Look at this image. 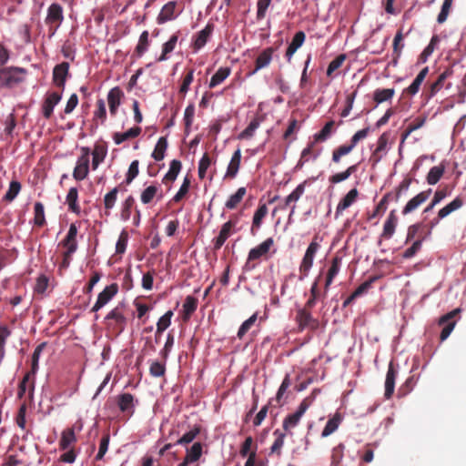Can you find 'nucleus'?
I'll use <instances>...</instances> for the list:
<instances>
[{
	"label": "nucleus",
	"mask_w": 466,
	"mask_h": 466,
	"mask_svg": "<svg viewBox=\"0 0 466 466\" xmlns=\"http://www.w3.org/2000/svg\"><path fill=\"white\" fill-rule=\"evenodd\" d=\"M27 75L26 69L18 66L0 68V87L13 88L23 83Z\"/></svg>",
	"instance_id": "nucleus-1"
},
{
	"label": "nucleus",
	"mask_w": 466,
	"mask_h": 466,
	"mask_svg": "<svg viewBox=\"0 0 466 466\" xmlns=\"http://www.w3.org/2000/svg\"><path fill=\"white\" fill-rule=\"evenodd\" d=\"M316 392V390L312 392L311 396H309L305 398L300 404L298 407V410L291 414H289L285 417L283 420L282 427L284 431L287 433L291 434V430L298 426V424L300 421V419L304 415V413L307 411V410L311 405L313 399H314V393Z\"/></svg>",
	"instance_id": "nucleus-2"
},
{
	"label": "nucleus",
	"mask_w": 466,
	"mask_h": 466,
	"mask_svg": "<svg viewBox=\"0 0 466 466\" xmlns=\"http://www.w3.org/2000/svg\"><path fill=\"white\" fill-rule=\"evenodd\" d=\"M274 245L273 238H268L257 247L251 248L248 252L247 261L244 265V269L247 271L255 268L256 264L254 261L260 259L261 258H267L270 248Z\"/></svg>",
	"instance_id": "nucleus-3"
},
{
	"label": "nucleus",
	"mask_w": 466,
	"mask_h": 466,
	"mask_svg": "<svg viewBox=\"0 0 466 466\" xmlns=\"http://www.w3.org/2000/svg\"><path fill=\"white\" fill-rule=\"evenodd\" d=\"M295 322L298 325V330L302 332L305 329L314 331L319 329V321L311 314V309L305 307L296 310Z\"/></svg>",
	"instance_id": "nucleus-4"
},
{
	"label": "nucleus",
	"mask_w": 466,
	"mask_h": 466,
	"mask_svg": "<svg viewBox=\"0 0 466 466\" xmlns=\"http://www.w3.org/2000/svg\"><path fill=\"white\" fill-rule=\"evenodd\" d=\"M64 20L63 7L57 4H52L47 9L45 19L50 35H54Z\"/></svg>",
	"instance_id": "nucleus-5"
},
{
	"label": "nucleus",
	"mask_w": 466,
	"mask_h": 466,
	"mask_svg": "<svg viewBox=\"0 0 466 466\" xmlns=\"http://www.w3.org/2000/svg\"><path fill=\"white\" fill-rule=\"evenodd\" d=\"M315 238L311 243L309 245L304 257L301 260V263L299 265V279L302 280L306 277H308L309 272L310 268L313 266L314 258L316 256V253L320 248L319 243H318L315 239Z\"/></svg>",
	"instance_id": "nucleus-6"
},
{
	"label": "nucleus",
	"mask_w": 466,
	"mask_h": 466,
	"mask_svg": "<svg viewBox=\"0 0 466 466\" xmlns=\"http://www.w3.org/2000/svg\"><path fill=\"white\" fill-rule=\"evenodd\" d=\"M460 309H455L440 318L438 323L440 326H443L440 335L441 341L446 340L448 337L451 335V331L453 330L456 325L454 318L457 314L460 313Z\"/></svg>",
	"instance_id": "nucleus-7"
},
{
	"label": "nucleus",
	"mask_w": 466,
	"mask_h": 466,
	"mask_svg": "<svg viewBox=\"0 0 466 466\" xmlns=\"http://www.w3.org/2000/svg\"><path fill=\"white\" fill-rule=\"evenodd\" d=\"M118 292V286L116 283H112L106 286L97 296V299L91 309L92 312H97L100 309L106 306Z\"/></svg>",
	"instance_id": "nucleus-8"
},
{
	"label": "nucleus",
	"mask_w": 466,
	"mask_h": 466,
	"mask_svg": "<svg viewBox=\"0 0 466 466\" xmlns=\"http://www.w3.org/2000/svg\"><path fill=\"white\" fill-rule=\"evenodd\" d=\"M432 192L431 188H429L427 190L421 191L418 193L416 196H414L412 198H410L405 207L402 209V214L408 215L413 211H415L417 208H419L423 203H425L428 198H430L431 194Z\"/></svg>",
	"instance_id": "nucleus-9"
},
{
	"label": "nucleus",
	"mask_w": 466,
	"mask_h": 466,
	"mask_svg": "<svg viewBox=\"0 0 466 466\" xmlns=\"http://www.w3.org/2000/svg\"><path fill=\"white\" fill-rule=\"evenodd\" d=\"M214 27L212 23H208L207 25L194 36L192 42L194 52H198L205 46L214 31Z\"/></svg>",
	"instance_id": "nucleus-10"
},
{
	"label": "nucleus",
	"mask_w": 466,
	"mask_h": 466,
	"mask_svg": "<svg viewBox=\"0 0 466 466\" xmlns=\"http://www.w3.org/2000/svg\"><path fill=\"white\" fill-rule=\"evenodd\" d=\"M76 236L77 228L76 224L72 223L66 238L60 243V245L66 248L64 252H66L67 255H73L77 249Z\"/></svg>",
	"instance_id": "nucleus-11"
},
{
	"label": "nucleus",
	"mask_w": 466,
	"mask_h": 466,
	"mask_svg": "<svg viewBox=\"0 0 466 466\" xmlns=\"http://www.w3.org/2000/svg\"><path fill=\"white\" fill-rule=\"evenodd\" d=\"M69 75V64L62 62L56 65L53 69V82L62 89L65 88L66 78Z\"/></svg>",
	"instance_id": "nucleus-12"
},
{
	"label": "nucleus",
	"mask_w": 466,
	"mask_h": 466,
	"mask_svg": "<svg viewBox=\"0 0 466 466\" xmlns=\"http://www.w3.org/2000/svg\"><path fill=\"white\" fill-rule=\"evenodd\" d=\"M61 98V94L57 92L46 94L42 105V114L45 118L49 119L52 116L54 108L60 102Z\"/></svg>",
	"instance_id": "nucleus-13"
},
{
	"label": "nucleus",
	"mask_w": 466,
	"mask_h": 466,
	"mask_svg": "<svg viewBox=\"0 0 466 466\" xmlns=\"http://www.w3.org/2000/svg\"><path fill=\"white\" fill-rule=\"evenodd\" d=\"M237 224V220H228V222L224 223L218 236L214 239V249L218 250L221 248V247L224 245L226 240L229 238V236L232 234V230L235 228Z\"/></svg>",
	"instance_id": "nucleus-14"
},
{
	"label": "nucleus",
	"mask_w": 466,
	"mask_h": 466,
	"mask_svg": "<svg viewBox=\"0 0 466 466\" xmlns=\"http://www.w3.org/2000/svg\"><path fill=\"white\" fill-rule=\"evenodd\" d=\"M276 48L274 47H267L258 56L255 60V68L252 71V74L257 73L258 71L268 67L272 61L273 54L275 53Z\"/></svg>",
	"instance_id": "nucleus-15"
},
{
	"label": "nucleus",
	"mask_w": 466,
	"mask_h": 466,
	"mask_svg": "<svg viewBox=\"0 0 466 466\" xmlns=\"http://www.w3.org/2000/svg\"><path fill=\"white\" fill-rule=\"evenodd\" d=\"M124 96L123 91L118 87H113L107 94V102L109 111L112 116H116L118 106L121 104V99Z\"/></svg>",
	"instance_id": "nucleus-16"
},
{
	"label": "nucleus",
	"mask_w": 466,
	"mask_h": 466,
	"mask_svg": "<svg viewBox=\"0 0 466 466\" xmlns=\"http://www.w3.org/2000/svg\"><path fill=\"white\" fill-rule=\"evenodd\" d=\"M359 191L357 188L350 189L344 198L339 202L336 212H335V218H337L339 215L342 214V212L350 208L358 198Z\"/></svg>",
	"instance_id": "nucleus-17"
},
{
	"label": "nucleus",
	"mask_w": 466,
	"mask_h": 466,
	"mask_svg": "<svg viewBox=\"0 0 466 466\" xmlns=\"http://www.w3.org/2000/svg\"><path fill=\"white\" fill-rule=\"evenodd\" d=\"M176 6L177 2L176 1H169L167 3L162 9L160 10L157 17V22L158 25L165 24L167 21H171L176 18Z\"/></svg>",
	"instance_id": "nucleus-18"
},
{
	"label": "nucleus",
	"mask_w": 466,
	"mask_h": 466,
	"mask_svg": "<svg viewBox=\"0 0 466 466\" xmlns=\"http://www.w3.org/2000/svg\"><path fill=\"white\" fill-rule=\"evenodd\" d=\"M107 147L105 142H97L95 144L92 156V167L96 169L100 163H102L106 157Z\"/></svg>",
	"instance_id": "nucleus-19"
},
{
	"label": "nucleus",
	"mask_w": 466,
	"mask_h": 466,
	"mask_svg": "<svg viewBox=\"0 0 466 466\" xmlns=\"http://www.w3.org/2000/svg\"><path fill=\"white\" fill-rule=\"evenodd\" d=\"M397 224L398 217L396 215V210L393 209L390 212L388 218L384 223L381 237L387 239L390 238L395 233Z\"/></svg>",
	"instance_id": "nucleus-20"
},
{
	"label": "nucleus",
	"mask_w": 466,
	"mask_h": 466,
	"mask_svg": "<svg viewBox=\"0 0 466 466\" xmlns=\"http://www.w3.org/2000/svg\"><path fill=\"white\" fill-rule=\"evenodd\" d=\"M306 39V35L303 31H299L295 34V35L292 38L291 43L289 45L287 51H286V57L288 61L289 62L293 56V55L296 53V51L303 45L304 41Z\"/></svg>",
	"instance_id": "nucleus-21"
},
{
	"label": "nucleus",
	"mask_w": 466,
	"mask_h": 466,
	"mask_svg": "<svg viewBox=\"0 0 466 466\" xmlns=\"http://www.w3.org/2000/svg\"><path fill=\"white\" fill-rule=\"evenodd\" d=\"M396 375H397V371L395 370L392 363L390 362L389 365V369H388V371L386 374V380H385L384 396L386 399H390L394 393Z\"/></svg>",
	"instance_id": "nucleus-22"
},
{
	"label": "nucleus",
	"mask_w": 466,
	"mask_h": 466,
	"mask_svg": "<svg viewBox=\"0 0 466 466\" xmlns=\"http://www.w3.org/2000/svg\"><path fill=\"white\" fill-rule=\"evenodd\" d=\"M75 427L67 428L61 433V439L59 441L60 450L66 451L70 448L71 445L76 442V437L75 433Z\"/></svg>",
	"instance_id": "nucleus-23"
},
{
	"label": "nucleus",
	"mask_w": 466,
	"mask_h": 466,
	"mask_svg": "<svg viewBox=\"0 0 466 466\" xmlns=\"http://www.w3.org/2000/svg\"><path fill=\"white\" fill-rule=\"evenodd\" d=\"M117 405L124 413L132 414L134 412V397L131 393H123L117 397Z\"/></svg>",
	"instance_id": "nucleus-24"
},
{
	"label": "nucleus",
	"mask_w": 466,
	"mask_h": 466,
	"mask_svg": "<svg viewBox=\"0 0 466 466\" xmlns=\"http://www.w3.org/2000/svg\"><path fill=\"white\" fill-rule=\"evenodd\" d=\"M268 214V208L266 204L260 205L258 209L255 211L252 220V226L250 228V233L252 236L257 235L258 229L260 228L262 220Z\"/></svg>",
	"instance_id": "nucleus-25"
},
{
	"label": "nucleus",
	"mask_w": 466,
	"mask_h": 466,
	"mask_svg": "<svg viewBox=\"0 0 466 466\" xmlns=\"http://www.w3.org/2000/svg\"><path fill=\"white\" fill-rule=\"evenodd\" d=\"M321 278V274H319L315 281L312 283L310 288V297L305 303L304 307L307 309H313L316 305V302L318 299L323 298V294H321L319 289V281Z\"/></svg>",
	"instance_id": "nucleus-26"
},
{
	"label": "nucleus",
	"mask_w": 466,
	"mask_h": 466,
	"mask_svg": "<svg viewBox=\"0 0 466 466\" xmlns=\"http://www.w3.org/2000/svg\"><path fill=\"white\" fill-rule=\"evenodd\" d=\"M240 161H241V151L238 148L233 153L230 162L228 166L227 172H226L227 177L234 178L237 176L239 167H240Z\"/></svg>",
	"instance_id": "nucleus-27"
},
{
	"label": "nucleus",
	"mask_w": 466,
	"mask_h": 466,
	"mask_svg": "<svg viewBox=\"0 0 466 466\" xmlns=\"http://www.w3.org/2000/svg\"><path fill=\"white\" fill-rule=\"evenodd\" d=\"M463 204V199L461 197H456L451 202L439 210V218H444L448 217L453 211L460 209Z\"/></svg>",
	"instance_id": "nucleus-28"
},
{
	"label": "nucleus",
	"mask_w": 466,
	"mask_h": 466,
	"mask_svg": "<svg viewBox=\"0 0 466 466\" xmlns=\"http://www.w3.org/2000/svg\"><path fill=\"white\" fill-rule=\"evenodd\" d=\"M429 68L426 66L423 69L420 70V72L417 75L413 82L405 89V92L408 94L414 96L416 95L420 87L424 81L426 76L428 75Z\"/></svg>",
	"instance_id": "nucleus-29"
},
{
	"label": "nucleus",
	"mask_w": 466,
	"mask_h": 466,
	"mask_svg": "<svg viewBox=\"0 0 466 466\" xmlns=\"http://www.w3.org/2000/svg\"><path fill=\"white\" fill-rule=\"evenodd\" d=\"M142 129L139 127H131L127 132L124 133H115L113 136L114 142L116 145H120L126 140L135 138L138 137L141 133Z\"/></svg>",
	"instance_id": "nucleus-30"
},
{
	"label": "nucleus",
	"mask_w": 466,
	"mask_h": 466,
	"mask_svg": "<svg viewBox=\"0 0 466 466\" xmlns=\"http://www.w3.org/2000/svg\"><path fill=\"white\" fill-rule=\"evenodd\" d=\"M89 172V162L86 159H77L76 166L74 168L73 177L76 180L85 179Z\"/></svg>",
	"instance_id": "nucleus-31"
},
{
	"label": "nucleus",
	"mask_w": 466,
	"mask_h": 466,
	"mask_svg": "<svg viewBox=\"0 0 466 466\" xmlns=\"http://www.w3.org/2000/svg\"><path fill=\"white\" fill-rule=\"evenodd\" d=\"M157 196H158V198H161L162 193L158 187L151 185L142 191L140 199L143 204H149Z\"/></svg>",
	"instance_id": "nucleus-32"
},
{
	"label": "nucleus",
	"mask_w": 466,
	"mask_h": 466,
	"mask_svg": "<svg viewBox=\"0 0 466 466\" xmlns=\"http://www.w3.org/2000/svg\"><path fill=\"white\" fill-rule=\"evenodd\" d=\"M445 172L444 165L441 164L439 166L432 167L426 177V181L429 185H436L440 179L442 177Z\"/></svg>",
	"instance_id": "nucleus-33"
},
{
	"label": "nucleus",
	"mask_w": 466,
	"mask_h": 466,
	"mask_svg": "<svg viewBox=\"0 0 466 466\" xmlns=\"http://www.w3.org/2000/svg\"><path fill=\"white\" fill-rule=\"evenodd\" d=\"M182 164L179 160L173 159L170 162V167L168 172L164 176L162 182L164 184H167L168 182H173L176 180L178 173L180 172Z\"/></svg>",
	"instance_id": "nucleus-34"
},
{
	"label": "nucleus",
	"mask_w": 466,
	"mask_h": 466,
	"mask_svg": "<svg viewBox=\"0 0 466 466\" xmlns=\"http://www.w3.org/2000/svg\"><path fill=\"white\" fill-rule=\"evenodd\" d=\"M198 307V299L193 296H187L183 304V319L187 320L196 311Z\"/></svg>",
	"instance_id": "nucleus-35"
},
{
	"label": "nucleus",
	"mask_w": 466,
	"mask_h": 466,
	"mask_svg": "<svg viewBox=\"0 0 466 466\" xmlns=\"http://www.w3.org/2000/svg\"><path fill=\"white\" fill-rule=\"evenodd\" d=\"M118 194V187L112 188L104 197L105 214L110 215V210L115 207Z\"/></svg>",
	"instance_id": "nucleus-36"
},
{
	"label": "nucleus",
	"mask_w": 466,
	"mask_h": 466,
	"mask_svg": "<svg viewBox=\"0 0 466 466\" xmlns=\"http://www.w3.org/2000/svg\"><path fill=\"white\" fill-rule=\"evenodd\" d=\"M177 39H178L177 34H174V35H172L170 36L169 40L163 45V46H162V53L157 58V62H162V61L167 60V56L169 53L174 51V49L176 47V45H177Z\"/></svg>",
	"instance_id": "nucleus-37"
},
{
	"label": "nucleus",
	"mask_w": 466,
	"mask_h": 466,
	"mask_svg": "<svg viewBox=\"0 0 466 466\" xmlns=\"http://www.w3.org/2000/svg\"><path fill=\"white\" fill-rule=\"evenodd\" d=\"M340 422H341V417L339 414L336 413L332 418H330L328 420L326 426L324 427V429L321 432V437L326 438V437L329 436L330 434H332L334 431H336L337 429L339 428Z\"/></svg>",
	"instance_id": "nucleus-38"
},
{
	"label": "nucleus",
	"mask_w": 466,
	"mask_h": 466,
	"mask_svg": "<svg viewBox=\"0 0 466 466\" xmlns=\"http://www.w3.org/2000/svg\"><path fill=\"white\" fill-rule=\"evenodd\" d=\"M287 432L280 431L279 430H276L273 432V435L276 437L273 444L270 447L271 453H275L277 455L281 454V450L284 445L285 438H286Z\"/></svg>",
	"instance_id": "nucleus-39"
},
{
	"label": "nucleus",
	"mask_w": 466,
	"mask_h": 466,
	"mask_svg": "<svg viewBox=\"0 0 466 466\" xmlns=\"http://www.w3.org/2000/svg\"><path fill=\"white\" fill-rule=\"evenodd\" d=\"M357 165L350 166L345 171L336 173L329 177V181L331 184H338L348 179L353 173L357 171Z\"/></svg>",
	"instance_id": "nucleus-40"
},
{
	"label": "nucleus",
	"mask_w": 466,
	"mask_h": 466,
	"mask_svg": "<svg viewBox=\"0 0 466 466\" xmlns=\"http://www.w3.org/2000/svg\"><path fill=\"white\" fill-rule=\"evenodd\" d=\"M229 67H220L211 77L209 82V87L214 88L215 86L221 84L229 75H230Z\"/></svg>",
	"instance_id": "nucleus-41"
},
{
	"label": "nucleus",
	"mask_w": 466,
	"mask_h": 466,
	"mask_svg": "<svg viewBox=\"0 0 466 466\" xmlns=\"http://www.w3.org/2000/svg\"><path fill=\"white\" fill-rule=\"evenodd\" d=\"M78 191L76 187H71L66 195V203L69 210L76 214L80 213V207L77 204Z\"/></svg>",
	"instance_id": "nucleus-42"
},
{
	"label": "nucleus",
	"mask_w": 466,
	"mask_h": 466,
	"mask_svg": "<svg viewBox=\"0 0 466 466\" xmlns=\"http://www.w3.org/2000/svg\"><path fill=\"white\" fill-rule=\"evenodd\" d=\"M167 147V137H159L155 146L154 151L152 153V157L157 161L162 160L165 157V151H166Z\"/></svg>",
	"instance_id": "nucleus-43"
},
{
	"label": "nucleus",
	"mask_w": 466,
	"mask_h": 466,
	"mask_svg": "<svg viewBox=\"0 0 466 466\" xmlns=\"http://www.w3.org/2000/svg\"><path fill=\"white\" fill-rule=\"evenodd\" d=\"M135 206V198L133 196H128L122 203L120 210V218L123 221L129 220L131 217V210Z\"/></svg>",
	"instance_id": "nucleus-44"
},
{
	"label": "nucleus",
	"mask_w": 466,
	"mask_h": 466,
	"mask_svg": "<svg viewBox=\"0 0 466 466\" xmlns=\"http://www.w3.org/2000/svg\"><path fill=\"white\" fill-rule=\"evenodd\" d=\"M46 345V343L43 342V343L39 344L35 349L33 356H32L31 370L28 372H26V374H29L30 376L35 377V375L38 370V361H39L40 355H41L43 350L45 349Z\"/></svg>",
	"instance_id": "nucleus-45"
},
{
	"label": "nucleus",
	"mask_w": 466,
	"mask_h": 466,
	"mask_svg": "<svg viewBox=\"0 0 466 466\" xmlns=\"http://www.w3.org/2000/svg\"><path fill=\"white\" fill-rule=\"evenodd\" d=\"M395 94L393 88L376 89L374 91L373 99L376 103L380 104L390 100Z\"/></svg>",
	"instance_id": "nucleus-46"
},
{
	"label": "nucleus",
	"mask_w": 466,
	"mask_h": 466,
	"mask_svg": "<svg viewBox=\"0 0 466 466\" xmlns=\"http://www.w3.org/2000/svg\"><path fill=\"white\" fill-rule=\"evenodd\" d=\"M246 195V188L244 187H239L237 192L229 197L225 206L228 209H234L243 199Z\"/></svg>",
	"instance_id": "nucleus-47"
},
{
	"label": "nucleus",
	"mask_w": 466,
	"mask_h": 466,
	"mask_svg": "<svg viewBox=\"0 0 466 466\" xmlns=\"http://www.w3.org/2000/svg\"><path fill=\"white\" fill-rule=\"evenodd\" d=\"M148 32L143 31L139 36L138 43L136 46L135 53L137 56H142L146 51H147L149 46V39H148Z\"/></svg>",
	"instance_id": "nucleus-48"
},
{
	"label": "nucleus",
	"mask_w": 466,
	"mask_h": 466,
	"mask_svg": "<svg viewBox=\"0 0 466 466\" xmlns=\"http://www.w3.org/2000/svg\"><path fill=\"white\" fill-rule=\"evenodd\" d=\"M34 224L36 227H43L46 224L45 208L41 202H35L34 206Z\"/></svg>",
	"instance_id": "nucleus-49"
},
{
	"label": "nucleus",
	"mask_w": 466,
	"mask_h": 466,
	"mask_svg": "<svg viewBox=\"0 0 466 466\" xmlns=\"http://www.w3.org/2000/svg\"><path fill=\"white\" fill-rule=\"evenodd\" d=\"M305 184L306 182L298 185V187L285 198L284 206L281 207V208H286L290 205V203L296 202L300 198L305 191Z\"/></svg>",
	"instance_id": "nucleus-50"
},
{
	"label": "nucleus",
	"mask_w": 466,
	"mask_h": 466,
	"mask_svg": "<svg viewBox=\"0 0 466 466\" xmlns=\"http://www.w3.org/2000/svg\"><path fill=\"white\" fill-rule=\"evenodd\" d=\"M448 76H449V72L444 71L438 76L437 80L430 86V88L428 91L429 98L434 96L442 88L444 81Z\"/></svg>",
	"instance_id": "nucleus-51"
},
{
	"label": "nucleus",
	"mask_w": 466,
	"mask_h": 466,
	"mask_svg": "<svg viewBox=\"0 0 466 466\" xmlns=\"http://www.w3.org/2000/svg\"><path fill=\"white\" fill-rule=\"evenodd\" d=\"M403 35L401 31H398L393 39V63L397 64L398 59L401 56V51L404 45L401 43Z\"/></svg>",
	"instance_id": "nucleus-52"
},
{
	"label": "nucleus",
	"mask_w": 466,
	"mask_h": 466,
	"mask_svg": "<svg viewBox=\"0 0 466 466\" xmlns=\"http://www.w3.org/2000/svg\"><path fill=\"white\" fill-rule=\"evenodd\" d=\"M106 319L115 320L119 331H122L124 329L125 325H126V318L124 317V315L121 313V311L117 308L112 309L106 315Z\"/></svg>",
	"instance_id": "nucleus-53"
},
{
	"label": "nucleus",
	"mask_w": 466,
	"mask_h": 466,
	"mask_svg": "<svg viewBox=\"0 0 466 466\" xmlns=\"http://www.w3.org/2000/svg\"><path fill=\"white\" fill-rule=\"evenodd\" d=\"M344 450L345 445L342 443H339L332 449L330 466H339L344 456Z\"/></svg>",
	"instance_id": "nucleus-54"
},
{
	"label": "nucleus",
	"mask_w": 466,
	"mask_h": 466,
	"mask_svg": "<svg viewBox=\"0 0 466 466\" xmlns=\"http://www.w3.org/2000/svg\"><path fill=\"white\" fill-rule=\"evenodd\" d=\"M21 190V183L17 180L10 182L9 188L4 197V200L12 202L19 194Z\"/></svg>",
	"instance_id": "nucleus-55"
},
{
	"label": "nucleus",
	"mask_w": 466,
	"mask_h": 466,
	"mask_svg": "<svg viewBox=\"0 0 466 466\" xmlns=\"http://www.w3.org/2000/svg\"><path fill=\"white\" fill-rule=\"evenodd\" d=\"M174 313L172 310L167 311L157 322V333H163L170 325Z\"/></svg>",
	"instance_id": "nucleus-56"
},
{
	"label": "nucleus",
	"mask_w": 466,
	"mask_h": 466,
	"mask_svg": "<svg viewBox=\"0 0 466 466\" xmlns=\"http://www.w3.org/2000/svg\"><path fill=\"white\" fill-rule=\"evenodd\" d=\"M423 240L424 237H420V238L416 239L412 245L403 252L402 258L405 259L413 258L420 250Z\"/></svg>",
	"instance_id": "nucleus-57"
},
{
	"label": "nucleus",
	"mask_w": 466,
	"mask_h": 466,
	"mask_svg": "<svg viewBox=\"0 0 466 466\" xmlns=\"http://www.w3.org/2000/svg\"><path fill=\"white\" fill-rule=\"evenodd\" d=\"M421 228H422L421 223H416V224L410 226L408 228L406 243L412 241L416 238L418 239V238H420V237H424V238H425L427 234L426 235L422 234V232L420 231Z\"/></svg>",
	"instance_id": "nucleus-58"
},
{
	"label": "nucleus",
	"mask_w": 466,
	"mask_h": 466,
	"mask_svg": "<svg viewBox=\"0 0 466 466\" xmlns=\"http://www.w3.org/2000/svg\"><path fill=\"white\" fill-rule=\"evenodd\" d=\"M259 124L260 122L258 118L251 120L248 127L239 134L238 138L248 139L252 137Z\"/></svg>",
	"instance_id": "nucleus-59"
},
{
	"label": "nucleus",
	"mask_w": 466,
	"mask_h": 466,
	"mask_svg": "<svg viewBox=\"0 0 466 466\" xmlns=\"http://www.w3.org/2000/svg\"><path fill=\"white\" fill-rule=\"evenodd\" d=\"M355 147L350 143V145H343L336 148L332 152V161L339 163L341 157L348 155L352 151Z\"/></svg>",
	"instance_id": "nucleus-60"
},
{
	"label": "nucleus",
	"mask_w": 466,
	"mask_h": 466,
	"mask_svg": "<svg viewBox=\"0 0 466 466\" xmlns=\"http://www.w3.org/2000/svg\"><path fill=\"white\" fill-rule=\"evenodd\" d=\"M258 319V314L254 313L251 317H249L247 320H245L238 331V338L241 339L245 334L249 330V329L254 325Z\"/></svg>",
	"instance_id": "nucleus-61"
},
{
	"label": "nucleus",
	"mask_w": 466,
	"mask_h": 466,
	"mask_svg": "<svg viewBox=\"0 0 466 466\" xmlns=\"http://www.w3.org/2000/svg\"><path fill=\"white\" fill-rule=\"evenodd\" d=\"M202 454V445L199 442H195L187 451L186 458L192 462L197 461Z\"/></svg>",
	"instance_id": "nucleus-62"
},
{
	"label": "nucleus",
	"mask_w": 466,
	"mask_h": 466,
	"mask_svg": "<svg viewBox=\"0 0 466 466\" xmlns=\"http://www.w3.org/2000/svg\"><path fill=\"white\" fill-rule=\"evenodd\" d=\"M334 126V121L330 120L325 124L323 128L315 135V141L322 142L325 141L331 134Z\"/></svg>",
	"instance_id": "nucleus-63"
},
{
	"label": "nucleus",
	"mask_w": 466,
	"mask_h": 466,
	"mask_svg": "<svg viewBox=\"0 0 466 466\" xmlns=\"http://www.w3.org/2000/svg\"><path fill=\"white\" fill-rule=\"evenodd\" d=\"M149 373L153 377H161L166 373V362L152 361L149 367Z\"/></svg>",
	"instance_id": "nucleus-64"
}]
</instances>
